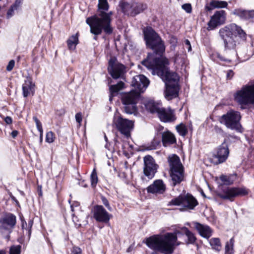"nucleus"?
I'll use <instances>...</instances> for the list:
<instances>
[{"mask_svg": "<svg viewBox=\"0 0 254 254\" xmlns=\"http://www.w3.org/2000/svg\"><path fill=\"white\" fill-rule=\"evenodd\" d=\"M143 32L146 46L153 51V53L148 54L147 59L142 61V65L151 70L152 74H156L160 77L166 86L178 85L179 75L169 69L167 66L168 60L162 56L165 50L163 41L151 27L144 28Z\"/></svg>", "mask_w": 254, "mask_h": 254, "instance_id": "f257e3e1", "label": "nucleus"}, {"mask_svg": "<svg viewBox=\"0 0 254 254\" xmlns=\"http://www.w3.org/2000/svg\"><path fill=\"white\" fill-rule=\"evenodd\" d=\"M109 7L107 0H98L97 13L86 19V22L90 26V32L94 35H100L102 31L107 35L112 34L113 12L109 11Z\"/></svg>", "mask_w": 254, "mask_h": 254, "instance_id": "f03ea898", "label": "nucleus"}, {"mask_svg": "<svg viewBox=\"0 0 254 254\" xmlns=\"http://www.w3.org/2000/svg\"><path fill=\"white\" fill-rule=\"evenodd\" d=\"M181 234L179 231L174 233H167L164 235L151 236L146 239V244L151 249L159 251L164 254H171L177 240V234Z\"/></svg>", "mask_w": 254, "mask_h": 254, "instance_id": "7ed1b4c3", "label": "nucleus"}, {"mask_svg": "<svg viewBox=\"0 0 254 254\" xmlns=\"http://www.w3.org/2000/svg\"><path fill=\"white\" fill-rule=\"evenodd\" d=\"M226 49H234L241 41L246 39L247 34L242 28L235 23L227 25L219 30Z\"/></svg>", "mask_w": 254, "mask_h": 254, "instance_id": "20e7f679", "label": "nucleus"}, {"mask_svg": "<svg viewBox=\"0 0 254 254\" xmlns=\"http://www.w3.org/2000/svg\"><path fill=\"white\" fill-rule=\"evenodd\" d=\"M170 174L174 186L180 184L184 179V169L180 158L175 154L168 158Z\"/></svg>", "mask_w": 254, "mask_h": 254, "instance_id": "39448f33", "label": "nucleus"}, {"mask_svg": "<svg viewBox=\"0 0 254 254\" xmlns=\"http://www.w3.org/2000/svg\"><path fill=\"white\" fill-rule=\"evenodd\" d=\"M234 99L241 105L254 104V84L244 86L235 94Z\"/></svg>", "mask_w": 254, "mask_h": 254, "instance_id": "423d86ee", "label": "nucleus"}, {"mask_svg": "<svg viewBox=\"0 0 254 254\" xmlns=\"http://www.w3.org/2000/svg\"><path fill=\"white\" fill-rule=\"evenodd\" d=\"M140 93L132 89L129 92L122 95V101L125 105V111L127 114L134 113L136 111V104Z\"/></svg>", "mask_w": 254, "mask_h": 254, "instance_id": "0eeeda50", "label": "nucleus"}, {"mask_svg": "<svg viewBox=\"0 0 254 254\" xmlns=\"http://www.w3.org/2000/svg\"><path fill=\"white\" fill-rule=\"evenodd\" d=\"M198 202L196 199L191 195L187 194L186 196H179L169 202L170 205H180L183 207L180 208L181 210L193 209Z\"/></svg>", "mask_w": 254, "mask_h": 254, "instance_id": "6e6552de", "label": "nucleus"}, {"mask_svg": "<svg viewBox=\"0 0 254 254\" xmlns=\"http://www.w3.org/2000/svg\"><path fill=\"white\" fill-rule=\"evenodd\" d=\"M126 66L120 63L116 58L112 57L110 59L108 70L113 78H122L126 72Z\"/></svg>", "mask_w": 254, "mask_h": 254, "instance_id": "1a4fd4ad", "label": "nucleus"}, {"mask_svg": "<svg viewBox=\"0 0 254 254\" xmlns=\"http://www.w3.org/2000/svg\"><path fill=\"white\" fill-rule=\"evenodd\" d=\"M240 114L238 112L230 111L223 115L220 119V122L227 127H241L239 121Z\"/></svg>", "mask_w": 254, "mask_h": 254, "instance_id": "9d476101", "label": "nucleus"}, {"mask_svg": "<svg viewBox=\"0 0 254 254\" xmlns=\"http://www.w3.org/2000/svg\"><path fill=\"white\" fill-rule=\"evenodd\" d=\"M123 12L127 15L135 16L147 8V5L140 2L131 4L124 3L122 6Z\"/></svg>", "mask_w": 254, "mask_h": 254, "instance_id": "9b49d317", "label": "nucleus"}, {"mask_svg": "<svg viewBox=\"0 0 254 254\" xmlns=\"http://www.w3.org/2000/svg\"><path fill=\"white\" fill-rule=\"evenodd\" d=\"M226 13L223 10L216 11L211 17L208 22L207 28L208 30H212L217 27L223 24L226 21Z\"/></svg>", "mask_w": 254, "mask_h": 254, "instance_id": "f8f14e48", "label": "nucleus"}, {"mask_svg": "<svg viewBox=\"0 0 254 254\" xmlns=\"http://www.w3.org/2000/svg\"><path fill=\"white\" fill-rule=\"evenodd\" d=\"M144 168L143 173L149 179H152L157 169V165L155 163L154 159L150 155L145 156L143 159Z\"/></svg>", "mask_w": 254, "mask_h": 254, "instance_id": "ddd939ff", "label": "nucleus"}, {"mask_svg": "<svg viewBox=\"0 0 254 254\" xmlns=\"http://www.w3.org/2000/svg\"><path fill=\"white\" fill-rule=\"evenodd\" d=\"M149 84V80L143 75L140 74L132 78L131 85L134 88V90L140 94L145 90Z\"/></svg>", "mask_w": 254, "mask_h": 254, "instance_id": "4468645a", "label": "nucleus"}, {"mask_svg": "<svg viewBox=\"0 0 254 254\" xmlns=\"http://www.w3.org/2000/svg\"><path fill=\"white\" fill-rule=\"evenodd\" d=\"M92 212L93 218L98 222L107 223L110 219L111 215L102 205L94 206Z\"/></svg>", "mask_w": 254, "mask_h": 254, "instance_id": "2eb2a0df", "label": "nucleus"}, {"mask_svg": "<svg viewBox=\"0 0 254 254\" xmlns=\"http://www.w3.org/2000/svg\"><path fill=\"white\" fill-rule=\"evenodd\" d=\"M247 192L245 190L236 188H227L223 190V193H219V196L223 199L231 200L239 195H245Z\"/></svg>", "mask_w": 254, "mask_h": 254, "instance_id": "dca6fc26", "label": "nucleus"}, {"mask_svg": "<svg viewBox=\"0 0 254 254\" xmlns=\"http://www.w3.org/2000/svg\"><path fill=\"white\" fill-rule=\"evenodd\" d=\"M229 154V151L227 143L224 141L217 149L216 154L214 155V157L217 159L216 164L224 162L227 159Z\"/></svg>", "mask_w": 254, "mask_h": 254, "instance_id": "f3484780", "label": "nucleus"}, {"mask_svg": "<svg viewBox=\"0 0 254 254\" xmlns=\"http://www.w3.org/2000/svg\"><path fill=\"white\" fill-rule=\"evenodd\" d=\"M146 190L149 193L162 194L166 190V186L162 180H157L149 186Z\"/></svg>", "mask_w": 254, "mask_h": 254, "instance_id": "a211bd4d", "label": "nucleus"}, {"mask_svg": "<svg viewBox=\"0 0 254 254\" xmlns=\"http://www.w3.org/2000/svg\"><path fill=\"white\" fill-rule=\"evenodd\" d=\"M158 116L160 120L163 122H173L176 119L174 111L170 108L167 109L161 108Z\"/></svg>", "mask_w": 254, "mask_h": 254, "instance_id": "6ab92c4d", "label": "nucleus"}, {"mask_svg": "<svg viewBox=\"0 0 254 254\" xmlns=\"http://www.w3.org/2000/svg\"><path fill=\"white\" fill-rule=\"evenodd\" d=\"M194 227L202 237L208 239L211 236L212 231L208 226L194 222Z\"/></svg>", "mask_w": 254, "mask_h": 254, "instance_id": "aec40b11", "label": "nucleus"}, {"mask_svg": "<svg viewBox=\"0 0 254 254\" xmlns=\"http://www.w3.org/2000/svg\"><path fill=\"white\" fill-rule=\"evenodd\" d=\"M35 84L33 83L32 79L30 77H27L25 80L24 83L22 85L23 95L24 97L34 93Z\"/></svg>", "mask_w": 254, "mask_h": 254, "instance_id": "412c9836", "label": "nucleus"}, {"mask_svg": "<svg viewBox=\"0 0 254 254\" xmlns=\"http://www.w3.org/2000/svg\"><path fill=\"white\" fill-rule=\"evenodd\" d=\"M0 223L4 229H7L8 227L12 228L15 225L16 217L13 214H8L0 218Z\"/></svg>", "mask_w": 254, "mask_h": 254, "instance_id": "4be33fe9", "label": "nucleus"}, {"mask_svg": "<svg viewBox=\"0 0 254 254\" xmlns=\"http://www.w3.org/2000/svg\"><path fill=\"white\" fill-rule=\"evenodd\" d=\"M162 142L163 145L166 147L176 142V139L172 132L169 131H164L162 133Z\"/></svg>", "mask_w": 254, "mask_h": 254, "instance_id": "5701e85b", "label": "nucleus"}, {"mask_svg": "<svg viewBox=\"0 0 254 254\" xmlns=\"http://www.w3.org/2000/svg\"><path fill=\"white\" fill-rule=\"evenodd\" d=\"M178 84L166 86V90L165 91V98L168 100H170L173 98H176L178 95Z\"/></svg>", "mask_w": 254, "mask_h": 254, "instance_id": "b1692460", "label": "nucleus"}, {"mask_svg": "<svg viewBox=\"0 0 254 254\" xmlns=\"http://www.w3.org/2000/svg\"><path fill=\"white\" fill-rule=\"evenodd\" d=\"M114 122L116 127H133V122L132 121L123 119L120 116L115 117Z\"/></svg>", "mask_w": 254, "mask_h": 254, "instance_id": "393cba45", "label": "nucleus"}, {"mask_svg": "<svg viewBox=\"0 0 254 254\" xmlns=\"http://www.w3.org/2000/svg\"><path fill=\"white\" fill-rule=\"evenodd\" d=\"M233 14L239 16L241 18L248 19L254 17V10H245L241 9H237L233 11Z\"/></svg>", "mask_w": 254, "mask_h": 254, "instance_id": "a878e982", "label": "nucleus"}, {"mask_svg": "<svg viewBox=\"0 0 254 254\" xmlns=\"http://www.w3.org/2000/svg\"><path fill=\"white\" fill-rule=\"evenodd\" d=\"M228 3L225 1H219L216 0H212L209 5L205 6L206 9L208 11H210L214 8H222L227 7Z\"/></svg>", "mask_w": 254, "mask_h": 254, "instance_id": "bb28decb", "label": "nucleus"}, {"mask_svg": "<svg viewBox=\"0 0 254 254\" xmlns=\"http://www.w3.org/2000/svg\"><path fill=\"white\" fill-rule=\"evenodd\" d=\"M124 85L125 84L123 81H120L117 84L110 86L109 88L110 92V101L112 100L113 97L116 94L118 93L120 90L124 88Z\"/></svg>", "mask_w": 254, "mask_h": 254, "instance_id": "cd10ccee", "label": "nucleus"}, {"mask_svg": "<svg viewBox=\"0 0 254 254\" xmlns=\"http://www.w3.org/2000/svg\"><path fill=\"white\" fill-rule=\"evenodd\" d=\"M78 43V33L70 36L67 40V45L69 50H74Z\"/></svg>", "mask_w": 254, "mask_h": 254, "instance_id": "c85d7f7f", "label": "nucleus"}, {"mask_svg": "<svg viewBox=\"0 0 254 254\" xmlns=\"http://www.w3.org/2000/svg\"><path fill=\"white\" fill-rule=\"evenodd\" d=\"M146 109L151 113H157L158 115L161 108L159 107V105L156 104L154 102L149 101L146 105Z\"/></svg>", "mask_w": 254, "mask_h": 254, "instance_id": "c756f323", "label": "nucleus"}, {"mask_svg": "<svg viewBox=\"0 0 254 254\" xmlns=\"http://www.w3.org/2000/svg\"><path fill=\"white\" fill-rule=\"evenodd\" d=\"M182 231L185 233L188 238V243L190 244H193L196 241V238L194 234L190 232L187 228L184 227L182 228Z\"/></svg>", "mask_w": 254, "mask_h": 254, "instance_id": "7c9ffc66", "label": "nucleus"}, {"mask_svg": "<svg viewBox=\"0 0 254 254\" xmlns=\"http://www.w3.org/2000/svg\"><path fill=\"white\" fill-rule=\"evenodd\" d=\"M209 244L212 249L217 251H220L221 249V244L220 240L217 238H213L209 240Z\"/></svg>", "mask_w": 254, "mask_h": 254, "instance_id": "2f4dec72", "label": "nucleus"}, {"mask_svg": "<svg viewBox=\"0 0 254 254\" xmlns=\"http://www.w3.org/2000/svg\"><path fill=\"white\" fill-rule=\"evenodd\" d=\"M234 239L232 238L226 242L225 247V254H234Z\"/></svg>", "mask_w": 254, "mask_h": 254, "instance_id": "473e14b6", "label": "nucleus"}, {"mask_svg": "<svg viewBox=\"0 0 254 254\" xmlns=\"http://www.w3.org/2000/svg\"><path fill=\"white\" fill-rule=\"evenodd\" d=\"M90 181L91 186L93 188L95 187L98 181V176L95 169H93L90 175Z\"/></svg>", "mask_w": 254, "mask_h": 254, "instance_id": "72a5a7b5", "label": "nucleus"}, {"mask_svg": "<svg viewBox=\"0 0 254 254\" xmlns=\"http://www.w3.org/2000/svg\"><path fill=\"white\" fill-rule=\"evenodd\" d=\"M220 180L222 182V183L226 185H229L232 184L234 180L232 179L231 177L222 175L220 177Z\"/></svg>", "mask_w": 254, "mask_h": 254, "instance_id": "f704fd0d", "label": "nucleus"}, {"mask_svg": "<svg viewBox=\"0 0 254 254\" xmlns=\"http://www.w3.org/2000/svg\"><path fill=\"white\" fill-rule=\"evenodd\" d=\"M21 246L20 245L12 246L9 250V254H20Z\"/></svg>", "mask_w": 254, "mask_h": 254, "instance_id": "c9c22d12", "label": "nucleus"}, {"mask_svg": "<svg viewBox=\"0 0 254 254\" xmlns=\"http://www.w3.org/2000/svg\"><path fill=\"white\" fill-rule=\"evenodd\" d=\"M118 131L124 136L128 138L130 136V128H117Z\"/></svg>", "mask_w": 254, "mask_h": 254, "instance_id": "e433bc0d", "label": "nucleus"}, {"mask_svg": "<svg viewBox=\"0 0 254 254\" xmlns=\"http://www.w3.org/2000/svg\"><path fill=\"white\" fill-rule=\"evenodd\" d=\"M55 136L53 132L49 131L47 133L46 141L48 143H52L54 141Z\"/></svg>", "mask_w": 254, "mask_h": 254, "instance_id": "4c0bfd02", "label": "nucleus"}, {"mask_svg": "<svg viewBox=\"0 0 254 254\" xmlns=\"http://www.w3.org/2000/svg\"><path fill=\"white\" fill-rule=\"evenodd\" d=\"M182 8L188 13H190L192 11V7L190 3H185L183 4Z\"/></svg>", "mask_w": 254, "mask_h": 254, "instance_id": "58836bf2", "label": "nucleus"}, {"mask_svg": "<svg viewBox=\"0 0 254 254\" xmlns=\"http://www.w3.org/2000/svg\"><path fill=\"white\" fill-rule=\"evenodd\" d=\"M101 200H102V203L108 208V209L110 211H111L112 208L110 206V204H109L107 199L105 197L102 196Z\"/></svg>", "mask_w": 254, "mask_h": 254, "instance_id": "ea45409f", "label": "nucleus"}, {"mask_svg": "<svg viewBox=\"0 0 254 254\" xmlns=\"http://www.w3.org/2000/svg\"><path fill=\"white\" fill-rule=\"evenodd\" d=\"M14 65H15V61L13 60H10L9 62V63L6 66V70L8 71H10L14 67Z\"/></svg>", "mask_w": 254, "mask_h": 254, "instance_id": "a19ab883", "label": "nucleus"}, {"mask_svg": "<svg viewBox=\"0 0 254 254\" xmlns=\"http://www.w3.org/2000/svg\"><path fill=\"white\" fill-rule=\"evenodd\" d=\"M178 132L182 136H185L188 132V128H176Z\"/></svg>", "mask_w": 254, "mask_h": 254, "instance_id": "79ce46f5", "label": "nucleus"}, {"mask_svg": "<svg viewBox=\"0 0 254 254\" xmlns=\"http://www.w3.org/2000/svg\"><path fill=\"white\" fill-rule=\"evenodd\" d=\"M71 254H81V250L79 247H74L72 248Z\"/></svg>", "mask_w": 254, "mask_h": 254, "instance_id": "37998d69", "label": "nucleus"}, {"mask_svg": "<svg viewBox=\"0 0 254 254\" xmlns=\"http://www.w3.org/2000/svg\"><path fill=\"white\" fill-rule=\"evenodd\" d=\"M15 5L11 6L10 9L8 10L7 13V15L8 17H11L13 15V11L15 10Z\"/></svg>", "mask_w": 254, "mask_h": 254, "instance_id": "c03bdc74", "label": "nucleus"}, {"mask_svg": "<svg viewBox=\"0 0 254 254\" xmlns=\"http://www.w3.org/2000/svg\"><path fill=\"white\" fill-rule=\"evenodd\" d=\"M75 119L77 123L79 124V126H80V123L82 121V115L81 113H77L75 115Z\"/></svg>", "mask_w": 254, "mask_h": 254, "instance_id": "a18cd8bd", "label": "nucleus"}, {"mask_svg": "<svg viewBox=\"0 0 254 254\" xmlns=\"http://www.w3.org/2000/svg\"><path fill=\"white\" fill-rule=\"evenodd\" d=\"M159 142L153 141L152 142V145L149 147V149H155L156 148L157 145H158Z\"/></svg>", "mask_w": 254, "mask_h": 254, "instance_id": "49530a36", "label": "nucleus"}, {"mask_svg": "<svg viewBox=\"0 0 254 254\" xmlns=\"http://www.w3.org/2000/svg\"><path fill=\"white\" fill-rule=\"evenodd\" d=\"M32 225H33V221L30 220L28 221V224L27 225L28 233L29 235H30L31 234V229L32 228Z\"/></svg>", "mask_w": 254, "mask_h": 254, "instance_id": "de8ad7c7", "label": "nucleus"}, {"mask_svg": "<svg viewBox=\"0 0 254 254\" xmlns=\"http://www.w3.org/2000/svg\"><path fill=\"white\" fill-rule=\"evenodd\" d=\"M234 75V72L232 70H229L227 73V78L228 79H231Z\"/></svg>", "mask_w": 254, "mask_h": 254, "instance_id": "09e8293b", "label": "nucleus"}, {"mask_svg": "<svg viewBox=\"0 0 254 254\" xmlns=\"http://www.w3.org/2000/svg\"><path fill=\"white\" fill-rule=\"evenodd\" d=\"M9 134L11 135L13 138H15L18 134V131L16 130H12L11 132H8Z\"/></svg>", "mask_w": 254, "mask_h": 254, "instance_id": "8fccbe9b", "label": "nucleus"}, {"mask_svg": "<svg viewBox=\"0 0 254 254\" xmlns=\"http://www.w3.org/2000/svg\"><path fill=\"white\" fill-rule=\"evenodd\" d=\"M4 121L7 124V125H9L10 124H11L12 123V119L9 117H6V118H5L4 119Z\"/></svg>", "mask_w": 254, "mask_h": 254, "instance_id": "3c124183", "label": "nucleus"}, {"mask_svg": "<svg viewBox=\"0 0 254 254\" xmlns=\"http://www.w3.org/2000/svg\"><path fill=\"white\" fill-rule=\"evenodd\" d=\"M33 119L36 124L37 127H41V124L40 122L38 120V119L36 117H33Z\"/></svg>", "mask_w": 254, "mask_h": 254, "instance_id": "603ef678", "label": "nucleus"}, {"mask_svg": "<svg viewBox=\"0 0 254 254\" xmlns=\"http://www.w3.org/2000/svg\"><path fill=\"white\" fill-rule=\"evenodd\" d=\"M22 227L23 230L25 229L26 231L28 232L27 224L25 221L22 222Z\"/></svg>", "mask_w": 254, "mask_h": 254, "instance_id": "864d4df0", "label": "nucleus"}, {"mask_svg": "<svg viewBox=\"0 0 254 254\" xmlns=\"http://www.w3.org/2000/svg\"><path fill=\"white\" fill-rule=\"evenodd\" d=\"M22 2V0H16L14 4L13 5H15V9H17V7H18Z\"/></svg>", "mask_w": 254, "mask_h": 254, "instance_id": "5fc2aeb1", "label": "nucleus"}, {"mask_svg": "<svg viewBox=\"0 0 254 254\" xmlns=\"http://www.w3.org/2000/svg\"><path fill=\"white\" fill-rule=\"evenodd\" d=\"M185 42L186 45L188 46V51H190L191 49L190 42L188 40H186Z\"/></svg>", "mask_w": 254, "mask_h": 254, "instance_id": "6e6d98bb", "label": "nucleus"}, {"mask_svg": "<svg viewBox=\"0 0 254 254\" xmlns=\"http://www.w3.org/2000/svg\"><path fill=\"white\" fill-rule=\"evenodd\" d=\"M38 128L39 132H40V140H41V141H42V128L39 127Z\"/></svg>", "mask_w": 254, "mask_h": 254, "instance_id": "4d7b16f0", "label": "nucleus"}, {"mask_svg": "<svg viewBox=\"0 0 254 254\" xmlns=\"http://www.w3.org/2000/svg\"><path fill=\"white\" fill-rule=\"evenodd\" d=\"M176 127H187L186 125H185L183 123H181L179 125H178Z\"/></svg>", "mask_w": 254, "mask_h": 254, "instance_id": "13d9d810", "label": "nucleus"}, {"mask_svg": "<svg viewBox=\"0 0 254 254\" xmlns=\"http://www.w3.org/2000/svg\"><path fill=\"white\" fill-rule=\"evenodd\" d=\"M234 129H236V130L238 131H240V132H242V129L243 128H239V127H238V128H233Z\"/></svg>", "mask_w": 254, "mask_h": 254, "instance_id": "bf43d9fd", "label": "nucleus"}, {"mask_svg": "<svg viewBox=\"0 0 254 254\" xmlns=\"http://www.w3.org/2000/svg\"><path fill=\"white\" fill-rule=\"evenodd\" d=\"M0 254H6V253L3 250L0 251Z\"/></svg>", "mask_w": 254, "mask_h": 254, "instance_id": "052dcab7", "label": "nucleus"}, {"mask_svg": "<svg viewBox=\"0 0 254 254\" xmlns=\"http://www.w3.org/2000/svg\"><path fill=\"white\" fill-rule=\"evenodd\" d=\"M73 207H74V204H71L70 205V207H71V210H72V212L74 211Z\"/></svg>", "mask_w": 254, "mask_h": 254, "instance_id": "680f3d73", "label": "nucleus"}, {"mask_svg": "<svg viewBox=\"0 0 254 254\" xmlns=\"http://www.w3.org/2000/svg\"><path fill=\"white\" fill-rule=\"evenodd\" d=\"M79 203L78 202L75 203L74 206H78L79 205Z\"/></svg>", "mask_w": 254, "mask_h": 254, "instance_id": "e2e57ef3", "label": "nucleus"}, {"mask_svg": "<svg viewBox=\"0 0 254 254\" xmlns=\"http://www.w3.org/2000/svg\"><path fill=\"white\" fill-rule=\"evenodd\" d=\"M104 138H105V140L107 141V136H106V135L105 134L104 135Z\"/></svg>", "mask_w": 254, "mask_h": 254, "instance_id": "0e129e2a", "label": "nucleus"}, {"mask_svg": "<svg viewBox=\"0 0 254 254\" xmlns=\"http://www.w3.org/2000/svg\"><path fill=\"white\" fill-rule=\"evenodd\" d=\"M39 194H40V195H42V192H41V191H40V192Z\"/></svg>", "mask_w": 254, "mask_h": 254, "instance_id": "69168bd1", "label": "nucleus"}]
</instances>
